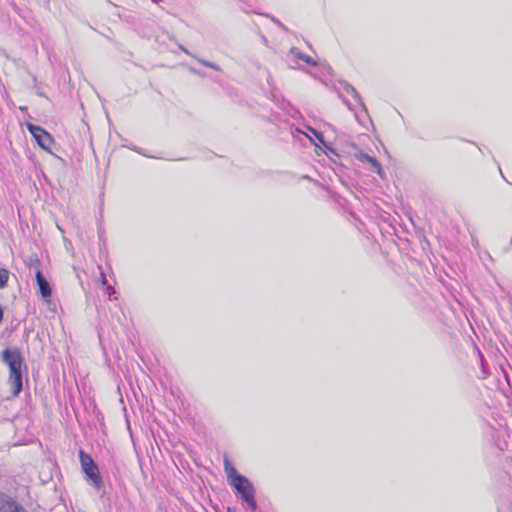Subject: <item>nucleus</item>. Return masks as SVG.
I'll list each match as a JSON object with an SVG mask.
<instances>
[{
	"label": "nucleus",
	"instance_id": "obj_1",
	"mask_svg": "<svg viewBox=\"0 0 512 512\" xmlns=\"http://www.w3.org/2000/svg\"><path fill=\"white\" fill-rule=\"evenodd\" d=\"M4 361L9 366V382L14 396L18 395L22 389V358L19 350H5L3 353Z\"/></svg>",
	"mask_w": 512,
	"mask_h": 512
},
{
	"label": "nucleus",
	"instance_id": "obj_2",
	"mask_svg": "<svg viewBox=\"0 0 512 512\" xmlns=\"http://www.w3.org/2000/svg\"><path fill=\"white\" fill-rule=\"evenodd\" d=\"M231 486L251 511L254 512L257 510L258 506L255 500L256 491L248 478L245 476L236 477Z\"/></svg>",
	"mask_w": 512,
	"mask_h": 512
},
{
	"label": "nucleus",
	"instance_id": "obj_3",
	"mask_svg": "<svg viewBox=\"0 0 512 512\" xmlns=\"http://www.w3.org/2000/svg\"><path fill=\"white\" fill-rule=\"evenodd\" d=\"M26 126L32 134L33 138L38 143V145L42 149L50 151L51 146L53 144V138L51 137V135L48 132H46L43 128L36 126L34 124L27 123Z\"/></svg>",
	"mask_w": 512,
	"mask_h": 512
},
{
	"label": "nucleus",
	"instance_id": "obj_4",
	"mask_svg": "<svg viewBox=\"0 0 512 512\" xmlns=\"http://www.w3.org/2000/svg\"><path fill=\"white\" fill-rule=\"evenodd\" d=\"M0 512H27L8 495L0 492Z\"/></svg>",
	"mask_w": 512,
	"mask_h": 512
},
{
	"label": "nucleus",
	"instance_id": "obj_5",
	"mask_svg": "<svg viewBox=\"0 0 512 512\" xmlns=\"http://www.w3.org/2000/svg\"><path fill=\"white\" fill-rule=\"evenodd\" d=\"M79 454L83 472L88 476V478L93 483H96L93 458L90 455L85 454L82 450L80 451Z\"/></svg>",
	"mask_w": 512,
	"mask_h": 512
},
{
	"label": "nucleus",
	"instance_id": "obj_6",
	"mask_svg": "<svg viewBox=\"0 0 512 512\" xmlns=\"http://www.w3.org/2000/svg\"><path fill=\"white\" fill-rule=\"evenodd\" d=\"M355 158L362 163H368L373 171H375L379 176L383 177L382 166L375 157H372L367 153L359 151L358 153L355 154Z\"/></svg>",
	"mask_w": 512,
	"mask_h": 512
},
{
	"label": "nucleus",
	"instance_id": "obj_7",
	"mask_svg": "<svg viewBox=\"0 0 512 512\" xmlns=\"http://www.w3.org/2000/svg\"><path fill=\"white\" fill-rule=\"evenodd\" d=\"M36 281L39 287V291L43 298H48L51 295V288L45 277L42 275L41 271L38 270L36 272Z\"/></svg>",
	"mask_w": 512,
	"mask_h": 512
},
{
	"label": "nucleus",
	"instance_id": "obj_8",
	"mask_svg": "<svg viewBox=\"0 0 512 512\" xmlns=\"http://www.w3.org/2000/svg\"><path fill=\"white\" fill-rule=\"evenodd\" d=\"M344 90L347 94H350L355 99L357 104L360 106L361 111L363 113L367 114V108H366L365 104L363 103L362 98H361L360 94L357 92V90L351 85H346L344 87Z\"/></svg>",
	"mask_w": 512,
	"mask_h": 512
},
{
	"label": "nucleus",
	"instance_id": "obj_9",
	"mask_svg": "<svg viewBox=\"0 0 512 512\" xmlns=\"http://www.w3.org/2000/svg\"><path fill=\"white\" fill-rule=\"evenodd\" d=\"M290 54L294 57V59L296 60H302L304 61L305 63L309 64V65H312V66H316V62L308 55L302 53L300 50H298L297 48H292L290 50Z\"/></svg>",
	"mask_w": 512,
	"mask_h": 512
},
{
	"label": "nucleus",
	"instance_id": "obj_10",
	"mask_svg": "<svg viewBox=\"0 0 512 512\" xmlns=\"http://www.w3.org/2000/svg\"><path fill=\"white\" fill-rule=\"evenodd\" d=\"M224 469L227 474V478H228L230 485L234 483V480L236 477L241 476L240 474L237 473V470L235 469V467L227 459H225V461H224Z\"/></svg>",
	"mask_w": 512,
	"mask_h": 512
},
{
	"label": "nucleus",
	"instance_id": "obj_11",
	"mask_svg": "<svg viewBox=\"0 0 512 512\" xmlns=\"http://www.w3.org/2000/svg\"><path fill=\"white\" fill-rule=\"evenodd\" d=\"M100 276H101V283L104 288V293L108 294L109 299L112 300V295L116 294V292H115L114 288L108 284V281L102 272L100 273Z\"/></svg>",
	"mask_w": 512,
	"mask_h": 512
},
{
	"label": "nucleus",
	"instance_id": "obj_12",
	"mask_svg": "<svg viewBox=\"0 0 512 512\" xmlns=\"http://www.w3.org/2000/svg\"><path fill=\"white\" fill-rule=\"evenodd\" d=\"M9 280V271L0 269V288H4Z\"/></svg>",
	"mask_w": 512,
	"mask_h": 512
},
{
	"label": "nucleus",
	"instance_id": "obj_13",
	"mask_svg": "<svg viewBox=\"0 0 512 512\" xmlns=\"http://www.w3.org/2000/svg\"><path fill=\"white\" fill-rule=\"evenodd\" d=\"M199 62L202 65L206 66V67L212 68L214 70H219V67L216 64L212 63V62H209V61H206V60H199Z\"/></svg>",
	"mask_w": 512,
	"mask_h": 512
},
{
	"label": "nucleus",
	"instance_id": "obj_14",
	"mask_svg": "<svg viewBox=\"0 0 512 512\" xmlns=\"http://www.w3.org/2000/svg\"><path fill=\"white\" fill-rule=\"evenodd\" d=\"M311 131L321 143H324V139L321 133L315 131L314 129H311Z\"/></svg>",
	"mask_w": 512,
	"mask_h": 512
},
{
	"label": "nucleus",
	"instance_id": "obj_15",
	"mask_svg": "<svg viewBox=\"0 0 512 512\" xmlns=\"http://www.w3.org/2000/svg\"><path fill=\"white\" fill-rule=\"evenodd\" d=\"M345 103H346V105L348 106V108H349L350 110H354V108L352 107L351 103H349V102H347V101H345Z\"/></svg>",
	"mask_w": 512,
	"mask_h": 512
},
{
	"label": "nucleus",
	"instance_id": "obj_16",
	"mask_svg": "<svg viewBox=\"0 0 512 512\" xmlns=\"http://www.w3.org/2000/svg\"><path fill=\"white\" fill-rule=\"evenodd\" d=\"M182 51H184L186 54H189V51L187 49H185V47L181 46L180 47Z\"/></svg>",
	"mask_w": 512,
	"mask_h": 512
},
{
	"label": "nucleus",
	"instance_id": "obj_17",
	"mask_svg": "<svg viewBox=\"0 0 512 512\" xmlns=\"http://www.w3.org/2000/svg\"><path fill=\"white\" fill-rule=\"evenodd\" d=\"M355 117H356V119H357L358 121H360V115H359V113H358V112H355Z\"/></svg>",
	"mask_w": 512,
	"mask_h": 512
},
{
	"label": "nucleus",
	"instance_id": "obj_18",
	"mask_svg": "<svg viewBox=\"0 0 512 512\" xmlns=\"http://www.w3.org/2000/svg\"><path fill=\"white\" fill-rule=\"evenodd\" d=\"M497 512H502L500 509H497Z\"/></svg>",
	"mask_w": 512,
	"mask_h": 512
}]
</instances>
